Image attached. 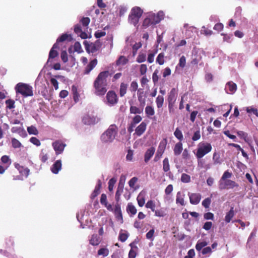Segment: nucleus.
Here are the masks:
<instances>
[{"label":"nucleus","instance_id":"1","mask_svg":"<svg viewBox=\"0 0 258 258\" xmlns=\"http://www.w3.org/2000/svg\"><path fill=\"white\" fill-rule=\"evenodd\" d=\"M111 75L108 71L100 72L93 83L95 89L94 93L97 96H103L107 90V78Z\"/></svg>","mask_w":258,"mask_h":258},{"label":"nucleus","instance_id":"2","mask_svg":"<svg viewBox=\"0 0 258 258\" xmlns=\"http://www.w3.org/2000/svg\"><path fill=\"white\" fill-rule=\"evenodd\" d=\"M117 132V126L115 124L110 125L108 128L101 136V141L104 143L112 142L115 139Z\"/></svg>","mask_w":258,"mask_h":258},{"label":"nucleus","instance_id":"3","mask_svg":"<svg viewBox=\"0 0 258 258\" xmlns=\"http://www.w3.org/2000/svg\"><path fill=\"white\" fill-rule=\"evenodd\" d=\"M17 93L21 94L24 97L32 96L33 95L32 87L28 84L19 83L15 87Z\"/></svg>","mask_w":258,"mask_h":258},{"label":"nucleus","instance_id":"4","mask_svg":"<svg viewBox=\"0 0 258 258\" xmlns=\"http://www.w3.org/2000/svg\"><path fill=\"white\" fill-rule=\"evenodd\" d=\"M143 12V10L140 7H136L132 8L128 16V22L136 26L138 24Z\"/></svg>","mask_w":258,"mask_h":258},{"label":"nucleus","instance_id":"5","mask_svg":"<svg viewBox=\"0 0 258 258\" xmlns=\"http://www.w3.org/2000/svg\"><path fill=\"white\" fill-rule=\"evenodd\" d=\"M212 146L210 143H200L196 154L197 158L198 159L202 158L206 154L209 153L212 150Z\"/></svg>","mask_w":258,"mask_h":258},{"label":"nucleus","instance_id":"6","mask_svg":"<svg viewBox=\"0 0 258 258\" xmlns=\"http://www.w3.org/2000/svg\"><path fill=\"white\" fill-rule=\"evenodd\" d=\"M100 118L96 114H95L94 112L85 114L82 118V122L86 125L94 124L98 122Z\"/></svg>","mask_w":258,"mask_h":258},{"label":"nucleus","instance_id":"7","mask_svg":"<svg viewBox=\"0 0 258 258\" xmlns=\"http://www.w3.org/2000/svg\"><path fill=\"white\" fill-rule=\"evenodd\" d=\"M218 186L220 190H223L226 188H233L238 187L239 185L238 183L230 179L223 180L218 182Z\"/></svg>","mask_w":258,"mask_h":258},{"label":"nucleus","instance_id":"8","mask_svg":"<svg viewBox=\"0 0 258 258\" xmlns=\"http://www.w3.org/2000/svg\"><path fill=\"white\" fill-rule=\"evenodd\" d=\"M84 44L87 51L91 53H94L99 50L102 46V43L99 40H97L94 43H91L90 44L85 41Z\"/></svg>","mask_w":258,"mask_h":258},{"label":"nucleus","instance_id":"9","mask_svg":"<svg viewBox=\"0 0 258 258\" xmlns=\"http://www.w3.org/2000/svg\"><path fill=\"white\" fill-rule=\"evenodd\" d=\"M152 25L158 24L164 19V14L162 11H159L157 14L154 13L150 14L147 16Z\"/></svg>","mask_w":258,"mask_h":258},{"label":"nucleus","instance_id":"10","mask_svg":"<svg viewBox=\"0 0 258 258\" xmlns=\"http://www.w3.org/2000/svg\"><path fill=\"white\" fill-rule=\"evenodd\" d=\"M107 104L109 105H114L118 102V98L114 91H109L106 96Z\"/></svg>","mask_w":258,"mask_h":258},{"label":"nucleus","instance_id":"11","mask_svg":"<svg viewBox=\"0 0 258 258\" xmlns=\"http://www.w3.org/2000/svg\"><path fill=\"white\" fill-rule=\"evenodd\" d=\"M66 146V144L61 140L55 141L52 143V147L57 154L61 153Z\"/></svg>","mask_w":258,"mask_h":258},{"label":"nucleus","instance_id":"12","mask_svg":"<svg viewBox=\"0 0 258 258\" xmlns=\"http://www.w3.org/2000/svg\"><path fill=\"white\" fill-rule=\"evenodd\" d=\"M177 94L175 88H172L169 93L167 100L170 107L174 105L176 100Z\"/></svg>","mask_w":258,"mask_h":258},{"label":"nucleus","instance_id":"13","mask_svg":"<svg viewBox=\"0 0 258 258\" xmlns=\"http://www.w3.org/2000/svg\"><path fill=\"white\" fill-rule=\"evenodd\" d=\"M147 128V123L143 121L142 122L135 130V135L138 137L142 136L145 132Z\"/></svg>","mask_w":258,"mask_h":258},{"label":"nucleus","instance_id":"14","mask_svg":"<svg viewBox=\"0 0 258 258\" xmlns=\"http://www.w3.org/2000/svg\"><path fill=\"white\" fill-rule=\"evenodd\" d=\"M97 60L95 58L92 60L86 67L84 70V74L88 75L96 67L97 64Z\"/></svg>","mask_w":258,"mask_h":258},{"label":"nucleus","instance_id":"15","mask_svg":"<svg viewBox=\"0 0 258 258\" xmlns=\"http://www.w3.org/2000/svg\"><path fill=\"white\" fill-rule=\"evenodd\" d=\"M58 48V44L57 43H55L49 51L47 62L49 61L50 59L54 58L58 55V52L55 50Z\"/></svg>","mask_w":258,"mask_h":258},{"label":"nucleus","instance_id":"16","mask_svg":"<svg viewBox=\"0 0 258 258\" xmlns=\"http://www.w3.org/2000/svg\"><path fill=\"white\" fill-rule=\"evenodd\" d=\"M190 203L193 205H197L200 202L201 195L199 193H193L189 195Z\"/></svg>","mask_w":258,"mask_h":258},{"label":"nucleus","instance_id":"17","mask_svg":"<svg viewBox=\"0 0 258 258\" xmlns=\"http://www.w3.org/2000/svg\"><path fill=\"white\" fill-rule=\"evenodd\" d=\"M74 32L82 39H86L88 37L87 34L83 32L80 24H77L74 27Z\"/></svg>","mask_w":258,"mask_h":258},{"label":"nucleus","instance_id":"18","mask_svg":"<svg viewBox=\"0 0 258 258\" xmlns=\"http://www.w3.org/2000/svg\"><path fill=\"white\" fill-rule=\"evenodd\" d=\"M237 90V85L232 82H229L226 85L225 90L228 94H233Z\"/></svg>","mask_w":258,"mask_h":258},{"label":"nucleus","instance_id":"19","mask_svg":"<svg viewBox=\"0 0 258 258\" xmlns=\"http://www.w3.org/2000/svg\"><path fill=\"white\" fill-rule=\"evenodd\" d=\"M11 132L13 133H17L22 137H25L27 136L26 132L22 127L14 126L11 128Z\"/></svg>","mask_w":258,"mask_h":258},{"label":"nucleus","instance_id":"20","mask_svg":"<svg viewBox=\"0 0 258 258\" xmlns=\"http://www.w3.org/2000/svg\"><path fill=\"white\" fill-rule=\"evenodd\" d=\"M15 166L22 175L27 176L29 175V170L27 168H25L22 165L17 163L15 164Z\"/></svg>","mask_w":258,"mask_h":258},{"label":"nucleus","instance_id":"21","mask_svg":"<svg viewBox=\"0 0 258 258\" xmlns=\"http://www.w3.org/2000/svg\"><path fill=\"white\" fill-rule=\"evenodd\" d=\"M15 166L22 175L27 176L29 175V170L27 168H25L22 165L17 163L15 164Z\"/></svg>","mask_w":258,"mask_h":258},{"label":"nucleus","instance_id":"22","mask_svg":"<svg viewBox=\"0 0 258 258\" xmlns=\"http://www.w3.org/2000/svg\"><path fill=\"white\" fill-rule=\"evenodd\" d=\"M155 151L154 147H151L148 149L145 154V161H148L153 156Z\"/></svg>","mask_w":258,"mask_h":258},{"label":"nucleus","instance_id":"23","mask_svg":"<svg viewBox=\"0 0 258 258\" xmlns=\"http://www.w3.org/2000/svg\"><path fill=\"white\" fill-rule=\"evenodd\" d=\"M130 246L131 247V249L129 251L128 258H135L137 255L136 250L138 249V247L134 245L133 242L131 243Z\"/></svg>","mask_w":258,"mask_h":258},{"label":"nucleus","instance_id":"24","mask_svg":"<svg viewBox=\"0 0 258 258\" xmlns=\"http://www.w3.org/2000/svg\"><path fill=\"white\" fill-rule=\"evenodd\" d=\"M114 213L116 215V218L121 221V223L123 222V218L121 213V210L120 206L116 205L115 206Z\"/></svg>","mask_w":258,"mask_h":258},{"label":"nucleus","instance_id":"25","mask_svg":"<svg viewBox=\"0 0 258 258\" xmlns=\"http://www.w3.org/2000/svg\"><path fill=\"white\" fill-rule=\"evenodd\" d=\"M72 92L73 95V99L76 103L78 102L79 100L80 95L78 92L77 87L73 85L72 87Z\"/></svg>","mask_w":258,"mask_h":258},{"label":"nucleus","instance_id":"26","mask_svg":"<svg viewBox=\"0 0 258 258\" xmlns=\"http://www.w3.org/2000/svg\"><path fill=\"white\" fill-rule=\"evenodd\" d=\"M72 39V38L71 35L63 34L57 39L56 43L58 44L59 42H62L66 40L70 41Z\"/></svg>","mask_w":258,"mask_h":258},{"label":"nucleus","instance_id":"27","mask_svg":"<svg viewBox=\"0 0 258 258\" xmlns=\"http://www.w3.org/2000/svg\"><path fill=\"white\" fill-rule=\"evenodd\" d=\"M126 211L128 213L131 214L130 216L132 217L137 213V209L132 203H128L126 208Z\"/></svg>","mask_w":258,"mask_h":258},{"label":"nucleus","instance_id":"28","mask_svg":"<svg viewBox=\"0 0 258 258\" xmlns=\"http://www.w3.org/2000/svg\"><path fill=\"white\" fill-rule=\"evenodd\" d=\"M166 139H164L163 140L161 141L159 143L157 152H159V153H161L163 154L166 148Z\"/></svg>","mask_w":258,"mask_h":258},{"label":"nucleus","instance_id":"29","mask_svg":"<svg viewBox=\"0 0 258 258\" xmlns=\"http://www.w3.org/2000/svg\"><path fill=\"white\" fill-rule=\"evenodd\" d=\"M100 242V238L96 234L92 235L91 238L90 239V244L92 245H98Z\"/></svg>","mask_w":258,"mask_h":258},{"label":"nucleus","instance_id":"30","mask_svg":"<svg viewBox=\"0 0 258 258\" xmlns=\"http://www.w3.org/2000/svg\"><path fill=\"white\" fill-rule=\"evenodd\" d=\"M182 148V144L181 142L176 143L174 148V153L175 155H179L181 154Z\"/></svg>","mask_w":258,"mask_h":258},{"label":"nucleus","instance_id":"31","mask_svg":"<svg viewBox=\"0 0 258 258\" xmlns=\"http://www.w3.org/2000/svg\"><path fill=\"white\" fill-rule=\"evenodd\" d=\"M128 61V59L124 56H120L118 59L116 61V66L125 65Z\"/></svg>","mask_w":258,"mask_h":258},{"label":"nucleus","instance_id":"32","mask_svg":"<svg viewBox=\"0 0 258 258\" xmlns=\"http://www.w3.org/2000/svg\"><path fill=\"white\" fill-rule=\"evenodd\" d=\"M127 88V84L124 83H121L119 88V95L120 97H123L126 93Z\"/></svg>","mask_w":258,"mask_h":258},{"label":"nucleus","instance_id":"33","mask_svg":"<svg viewBox=\"0 0 258 258\" xmlns=\"http://www.w3.org/2000/svg\"><path fill=\"white\" fill-rule=\"evenodd\" d=\"M61 168V162H55L51 168V171L55 174H56L58 172V171L60 170Z\"/></svg>","mask_w":258,"mask_h":258},{"label":"nucleus","instance_id":"34","mask_svg":"<svg viewBox=\"0 0 258 258\" xmlns=\"http://www.w3.org/2000/svg\"><path fill=\"white\" fill-rule=\"evenodd\" d=\"M234 215V212L233 208L232 207L230 211L226 214L225 220L226 223H229L230 222L232 218L233 217Z\"/></svg>","mask_w":258,"mask_h":258},{"label":"nucleus","instance_id":"35","mask_svg":"<svg viewBox=\"0 0 258 258\" xmlns=\"http://www.w3.org/2000/svg\"><path fill=\"white\" fill-rule=\"evenodd\" d=\"M237 134L238 137L241 139H243L246 142H248L250 141L249 138L248 137V134L243 131H239L237 132Z\"/></svg>","mask_w":258,"mask_h":258},{"label":"nucleus","instance_id":"36","mask_svg":"<svg viewBox=\"0 0 258 258\" xmlns=\"http://www.w3.org/2000/svg\"><path fill=\"white\" fill-rule=\"evenodd\" d=\"M143 111V108H140L135 106H131L130 113L132 114H141Z\"/></svg>","mask_w":258,"mask_h":258},{"label":"nucleus","instance_id":"37","mask_svg":"<svg viewBox=\"0 0 258 258\" xmlns=\"http://www.w3.org/2000/svg\"><path fill=\"white\" fill-rule=\"evenodd\" d=\"M163 52L160 53L156 58V62L159 65H163L165 62Z\"/></svg>","mask_w":258,"mask_h":258},{"label":"nucleus","instance_id":"38","mask_svg":"<svg viewBox=\"0 0 258 258\" xmlns=\"http://www.w3.org/2000/svg\"><path fill=\"white\" fill-rule=\"evenodd\" d=\"M90 22V19L89 17H83L80 20V23L83 27L87 29Z\"/></svg>","mask_w":258,"mask_h":258},{"label":"nucleus","instance_id":"39","mask_svg":"<svg viewBox=\"0 0 258 258\" xmlns=\"http://www.w3.org/2000/svg\"><path fill=\"white\" fill-rule=\"evenodd\" d=\"M6 108L9 109H13L15 107V102L14 100L9 99L5 102Z\"/></svg>","mask_w":258,"mask_h":258},{"label":"nucleus","instance_id":"40","mask_svg":"<svg viewBox=\"0 0 258 258\" xmlns=\"http://www.w3.org/2000/svg\"><path fill=\"white\" fill-rule=\"evenodd\" d=\"M176 203V204H180L181 206L184 205V200L180 191L177 193Z\"/></svg>","mask_w":258,"mask_h":258},{"label":"nucleus","instance_id":"41","mask_svg":"<svg viewBox=\"0 0 258 258\" xmlns=\"http://www.w3.org/2000/svg\"><path fill=\"white\" fill-rule=\"evenodd\" d=\"M156 103L158 108H160L163 106L164 103V97L163 96L158 95L156 99Z\"/></svg>","mask_w":258,"mask_h":258},{"label":"nucleus","instance_id":"42","mask_svg":"<svg viewBox=\"0 0 258 258\" xmlns=\"http://www.w3.org/2000/svg\"><path fill=\"white\" fill-rule=\"evenodd\" d=\"M232 176V173L227 170L224 172L219 181H222L223 180L229 179V178H230Z\"/></svg>","mask_w":258,"mask_h":258},{"label":"nucleus","instance_id":"43","mask_svg":"<svg viewBox=\"0 0 258 258\" xmlns=\"http://www.w3.org/2000/svg\"><path fill=\"white\" fill-rule=\"evenodd\" d=\"M27 131L30 135H37L38 134V131L37 128L33 125L28 126L27 127Z\"/></svg>","mask_w":258,"mask_h":258},{"label":"nucleus","instance_id":"44","mask_svg":"<svg viewBox=\"0 0 258 258\" xmlns=\"http://www.w3.org/2000/svg\"><path fill=\"white\" fill-rule=\"evenodd\" d=\"M145 112L148 116H152L155 114L154 109L151 106H147L146 107Z\"/></svg>","mask_w":258,"mask_h":258},{"label":"nucleus","instance_id":"45","mask_svg":"<svg viewBox=\"0 0 258 258\" xmlns=\"http://www.w3.org/2000/svg\"><path fill=\"white\" fill-rule=\"evenodd\" d=\"M174 135L175 137L180 141L183 139L182 133L178 127L176 128Z\"/></svg>","mask_w":258,"mask_h":258},{"label":"nucleus","instance_id":"46","mask_svg":"<svg viewBox=\"0 0 258 258\" xmlns=\"http://www.w3.org/2000/svg\"><path fill=\"white\" fill-rule=\"evenodd\" d=\"M11 142L12 147L15 149L20 148L22 146L20 141L15 138H12Z\"/></svg>","mask_w":258,"mask_h":258},{"label":"nucleus","instance_id":"47","mask_svg":"<svg viewBox=\"0 0 258 258\" xmlns=\"http://www.w3.org/2000/svg\"><path fill=\"white\" fill-rule=\"evenodd\" d=\"M208 244L206 241H198L196 245V248L198 251H200L203 247Z\"/></svg>","mask_w":258,"mask_h":258},{"label":"nucleus","instance_id":"48","mask_svg":"<svg viewBox=\"0 0 258 258\" xmlns=\"http://www.w3.org/2000/svg\"><path fill=\"white\" fill-rule=\"evenodd\" d=\"M158 73H159V71L157 69L155 70L154 71V73H153L152 80H153V82L154 85H156L158 82V80H159Z\"/></svg>","mask_w":258,"mask_h":258},{"label":"nucleus","instance_id":"49","mask_svg":"<svg viewBox=\"0 0 258 258\" xmlns=\"http://www.w3.org/2000/svg\"><path fill=\"white\" fill-rule=\"evenodd\" d=\"M157 52V50H155L153 52L149 53L147 57V61L149 63H152L154 60V56Z\"/></svg>","mask_w":258,"mask_h":258},{"label":"nucleus","instance_id":"50","mask_svg":"<svg viewBox=\"0 0 258 258\" xmlns=\"http://www.w3.org/2000/svg\"><path fill=\"white\" fill-rule=\"evenodd\" d=\"M201 33L206 36H211L213 34V31L205 26H203L201 30Z\"/></svg>","mask_w":258,"mask_h":258},{"label":"nucleus","instance_id":"51","mask_svg":"<svg viewBox=\"0 0 258 258\" xmlns=\"http://www.w3.org/2000/svg\"><path fill=\"white\" fill-rule=\"evenodd\" d=\"M146 55L145 53H140L137 57V61L139 63L144 62L146 60Z\"/></svg>","mask_w":258,"mask_h":258},{"label":"nucleus","instance_id":"52","mask_svg":"<svg viewBox=\"0 0 258 258\" xmlns=\"http://www.w3.org/2000/svg\"><path fill=\"white\" fill-rule=\"evenodd\" d=\"M145 206L147 208L151 209L152 211H155V204L153 201L150 200L148 201Z\"/></svg>","mask_w":258,"mask_h":258},{"label":"nucleus","instance_id":"53","mask_svg":"<svg viewBox=\"0 0 258 258\" xmlns=\"http://www.w3.org/2000/svg\"><path fill=\"white\" fill-rule=\"evenodd\" d=\"M128 234L127 232L125 233H119V239L121 242H124L128 238Z\"/></svg>","mask_w":258,"mask_h":258},{"label":"nucleus","instance_id":"54","mask_svg":"<svg viewBox=\"0 0 258 258\" xmlns=\"http://www.w3.org/2000/svg\"><path fill=\"white\" fill-rule=\"evenodd\" d=\"M116 181V179L114 178H112L110 179L108 182V189L109 191H111L113 189L114 185Z\"/></svg>","mask_w":258,"mask_h":258},{"label":"nucleus","instance_id":"55","mask_svg":"<svg viewBox=\"0 0 258 258\" xmlns=\"http://www.w3.org/2000/svg\"><path fill=\"white\" fill-rule=\"evenodd\" d=\"M181 181L184 183H188L190 181V177L189 175L183 173L181 175Z\"/></svg>","mask_w":258,"mask_h":258},{"label":"nucleus","instance_id":"56","mask_svg":"<svg viewBox=\"0 0 258 258\" xmlns=\"http://www.w3.org/2000/svg\"><path fill=\"white\" fill-rule=\"evenodd\" d=\"M98 254L102 255L104 256H106L109 254V250L107 248H101L98 251Z\"/></svg>","mask_w":258,"mask_h":258},{"label":"nucleus","instance_id":"57","mask_svg":"<svg viewBox=\"0 0 258 258\" xmlns=\"http://www.w3.org/2000/svg\"><path fill=\"white\" fill-rule=\"evenodd\" d=\"M137 201L138 205L140 207H142L145 204V200L143 197H142L141 194H140L137 197Z\"/></svg>","mask_w":258,"mask_h":258},{"label":"nucleus","instance_id":"58","mask_svg":"<svg viewBox=\"0 0 258 258\" xmlns=\"http://www.w3.org/2000/svg\"><path fill=\"white\" fill-rule=\"evenodd\" d=\"M126 177L124 175H121L120 177L119 181L118 183V187H120V188H123L124 187V184L125 182Z\"/></svg>","mask_w":258,"mask_h":258},{"label":"nucleus","instance_id":"59","mask_svg":"<svg viewBox=\"0 0 258 258\" xmlns=\"http://www.w3.org/2000/svg\"><path fill=\"white\" fill-rule=\"evenodd\" d=\"M186 64V58L185 57L182 55L179 59V63L178 65L181 68H184Z\"/></svg>","mask_w":258,"mask_h":258},{"label":"nucleus","instance_id":"60","mask_svg":"<svg viewBox=\"0 0 258 258\" xmlns=\"http://www.w3.org/2000/svg\"><path fill=\"white\" fill-rule=\"evenodd\" d=\"M60 57L61 58L62 61L66 63L68 60V54L66 51L63 50L62 51L60 54Z\"/></svg>","mask_w":258,"mask_h":258},{"label":"nucleus","instance_id":"61","mask_svg":"<svg viewBox=\"0 0 258 258\" xmlns=\"http://www.w3.org/2000/svg\"><path fill=\"white\" fill-rule=\"evenodd\" d=\"M211 203V199L210 198H207L202 202V204L205 208H208L210 205Z\"/></svg>","mask_w":258,"mask_h":258},{"label":"nucleus","instance_id":"62","mask_svg":"<svg viewBox=\"0 0 258 258\" xmlns=\"http://www.w3.org/2000/svg\"><path fill=\"white\" fill-rule=\"evenodd\" d=\"M138 88V84L136 81H133L131 84L130 90L132 92H136Z\"/></svg>","mask_w":258,"mask_h":258},{"label":"nucleus","instance_id":"63","mask_svg":"<svg viewBox=\"0 0 258 258\" xmlns=\"http://www.w3.org/2000/svg\"><path fill=\"white\" fill-rule=\"evenodd\" d=\"M152 25L151 23L150 22V20L148 18V17H147L143 21L142 26L146 28L148 27L149 26Z\"/></svg>","mask_w":258,"mask_h":258},{"label":"nucleus","instance_id":"64","mask_svg":"<svg viewBox=\"0 0 258 258\" xmlns=\"http://www.w3.org/2000/svg\"><path fill=\"white\" fill-rule=\"evenodd\" d=\"M74 50L79 53L82 52V47L81 44L79 42H76L74 45Z\"/></svg>","mask_w":258,"mask_h":258}]
</instances>
